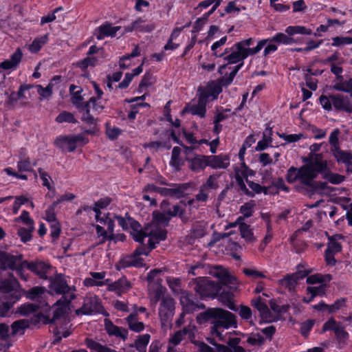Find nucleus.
<instances>
[{
    "mask_svg": "<svg viewBox=\"0 0 352 352\" xmlns=\"http://www.w3.org/2000/svg\"><path fill=\"white\" fill-rule=\"evenodd\" d=\"M285 32L288 35V45L298 42V39H296L293 36L294 34H300L304 35H310L312 34L311 29H308L305 26L301 25L288 26L285 30Z\"/></svg>",
    "mask_w": 352,
    "mask_h": 352,
    "instance_id": "21",
    "label": "nucleus"
},
{
    "mask_svg": "<svg viewBox=\"0 0 352 352\" xmlns=\"http://www.w3.org/2000/svg\"><path fill=\"white\" fill-rule=\"evenodd\" d=\"M171 188H161L153 184H147L143 189L144 192H155L162 196H176L181 197L184 196V192L189 188V184H170Z\"/></svg>",
    "mask_w": 352,
    "mask_h": 352,
    "instance_id": "7",
    "label": "nucleus"
},
{
    "mask_svg": "<svg viewBox=\"0 0 352 352\" xmlns=\"http://www.w3.org/2000/svg\"><path fill=\"white\" fill-rule=\"evenodd\" d=\"M37 92L43 98H48L52 94L53 84L49 83L48 85L44 88L42 85H36Z\"/></svg>",
    "mask_w": 352,
    "mask_h": 352,
    "instance_id": "49",
    "label": "nucleus"
},
{
    "mask_svg": "<svg viewBox=\"0 0 352 352\" xmlns=\"http://www.w3.org/2000/svg\"><path fill=\"white\" fill-rule=\"evenodd\" d=\"M50 289L62 297L57 300L56 305L58 307L54 311L52 318L45 315H38L32 320H16L11 324L12 330H25L28 328H43L44 324H56L67 311L68 305L75 298V295L71 292L65 276L63 274H56L50 278Z\"/></svg>",
    "mask_w": 352,
    "mask_h": 352,
    "instance_id": "1",
    "label": "nucleus"
},
{
    "mask_svg": "<svg viewBox=\"0 0 352 352\" xmlns=\"http://www.w3.org/2000/svg\"><path fill=\"white\" fill-rule=\"evenodd\" d=\"M131 285L129 282L125 278H122L109 285V290L115 292L118 295H121L126 292Z\"/></svg>",
    "mask_w": 352,
    "mask_h": 352,
    "instance_id": "29",
    "label": "nucleus"
},
{
    "mask_svg": "<svg viewBox=\"0 0 352 352\" xmlns=\"http://www.w3.org/2000/svg\"><path fill=\"white\" fill-rule=\"evenodd\" d=\"M320 102L325 110L330 111L333 107L338 111L352 113V92L349 95L341 94H331L329 96L322 95L320 97Z\"/></svg>",
    "mask_w": 352,
    "mask_h": 352,
    "instance_id": "4",
    "label": "nucleus"
},
{
    "mask_svg": "<svg viewBox=\"0 0 352 352\" xmlns=\"http://www.w3.org/2000/svg\"><path fill=\"white\" fill-rule=\"evenodd\" d=\"M168 283L175 293L180 294L181 291H184L180 287V280L178 278H171L168 280Z\"/></svg>",
    "mask_w": 352,
    "mask_h": 352,
    "instance_id": "61",
    "label": "nucleus"
},
{
    "mask_svg": "<svg viewBox=\"0 0 352 352\" xmlns=\"http://www.w3.org/2000/svg\"><path fill=\"white\" fill-rule=\"evenodd\" d=\"M22 267H26L39 278L42 279H47V274L52 269V266L50 263L41 260H36L31 262L27 261L21 263Z\"/></svg>",
    "mask_w": 352,
    "mask_h": 352,
    "instance_id": "11",
    "label": "nucleus"
},
{
    "mask_svg": "<svg viewBox=\"0 0 352 352\" xmlns=\"http://www.w3.org/2000/svg\"><path fill=\"white\" fill-rule=\"evenodd\" d=\"M188 108H184L182 111V113H184L185 112L188 111ZM206 106L199 104L197 105H194L191 107L189 109V111L192 115H197L200 116L201 118H204L206 115Z\"/></svg>",
    "mask_w": 352,
    "mask_h": 352,
    "instance_id": "42",
    "label": "nucleus"
},
{
    "mask_svg": "<svg viewBox=\"0 0 352 352\" xmlns=\"http://www.w3.org/2000/svg\"><path fill=\"white\" fill-rule=\"evenodd\" d=\"M206 234L205 226L202 223H197L193 225L192 234L195 238H201Z\"/></svg>",
    "mask_w": 352,
    "mask_h": 352,
    "instance_id": "50",
    "label": "nucleus"
},
{
    "mask_svg": "<svg viewBox=\"0 0 352 352\" xmlns=\"http://www.w3.org/2000/svg\"><path fill=\"white\" fill-rule=\"evenodd\" d=\"M331 153L336 159L338 162H342L344 164L352 160V153L342 151L339 148H333Z\"/></svg>",
    "mask_w": 352,
    "mask_h": 352,
    "instance_id": "35",
    "label": "nucleus"
},
{
    "mask_svg": "<svg viewBox=\"0 0 352 352\" xmlns=\"http://www.w3.org/2000/svg\"><path fill=\"white\" fill-rule=\"evenodd\" d=\"M272 134V130H266L263 133V138L259 141L256 147V151H260L265 150L269 144L272 142V138L270 137Z\"/></svg>",
    "mask_w": 352,
    "mask_h": 352,
    "instance_id": "39",
    "label": "nucleus"
},
{
    "mask_svg": "<svg viewBox=\"0 0 352 352\" xmlns=\"http://www.w3.org/2000/svg\"><path fill=\"white\" fill-rule=\"evenodd\" d=\"M155 26L153 23H145V21L141 18H139L130 25L125 28L126 32H132L133 30H138L142 32H149L155 29Z\"/></svg>",
    "mask_w": 352,
    "mask_h": 352,
    "instance_id": "25",
    "label": "nucleus"
},
{
    "mask_svg": "<svg viewBox=\"0 0 352 352\" xmlns=\"http://www.w3.org/2000/svg\"><path fill=\"white\" fill-rule=\"evenodd\" d=\"M230 165V158L228 155L208 156V166L212 168H226Z\"/></svg>",
    "mask_w": 352,
    "mask_h": 352,
    "instance_id": "24",
    "label": "nucleus"
},
{
    "mask_svg": "<svg viewBox=\"0 0 352 352\" xmlns=\"http://www.w3.org/2000/svg\"><path fill=\"white\" fill-rule=\"evenodd\" d=\"M47 290L43 287H34L25 292V296L28 298L32 300L41 301L44 297Z\"/></svg>",
    "mask_w": 352,
    "mask_h": 352,
    "instance_id": "34",
    "label": "nucleus"
},
{
    "mask_svg": "<svg viewBox=\"0 0 352 352\" xmlns=\"http://www.w3.org/2000/svg\"><path fill=\"white\" fill-rule=\"evenodd\" d=\"M223 331H212V338H208V340L213 344V346H209L205 344H201L200 352H245V350L240 345L241 340L239 338H231L229 336L228 344L226 346L222 344H217L214 342V338L223 340L222 333Z\"/></svg>",
    "mask_w": 352,
    "mask_h": 352,
    "instance_id": "3",
    "label": "nucleus"
},
{
    "mask_svg": "<svg viewBox=\"0 0 352 352\" xmlns=\"http://www.w3.org/2000/svg\"><path fill=\"white\" fill-rule=\"evenodd\" d=\"M187 160L190 162V168L192 171L203 170L208 166V156L206 155H196L195 157Z\"/></svg>",
    "mask_w": 352,
    "mask_h": 352,
    "instance_id": "28",
    "label": "nucleus"
},
{
    "mask_svg": "<svg viewBox=\"0 0 352 352\" xmlns=\"http://www.w3.org/2000/svg\"><path fill=\"white\" fill-rule=\"evenodd\" d=\"M146 237L148 236V244L150 249H154L155 244L166 238L167 232L164 229L158 228L156 226L150 225L145 227Z\"/></svg>",
    "mask_w": 352,
    "mask_h": 352,
    "instance_id": "13",
    "label": "nucleus"
},
{
    "mask_svg": "<svg viewBox=\"0 0 352 352\" xmlns=\"http://www.w3.org/2000/svg\"><path fill=\"white\" fill-rule=\"evenodd\" d=\"M102 307L99 300L96 296L86 298L84 300L82 306L76 311L77 315L85 314L89 315L100 312Z\"/></svg>",
    "mask_w": 352,
    "mask_h": 352,
    "instance_id": "15",
    "label": "nucleus"
},
{
    "mask_svg": "<svg viewBox=\"0 0 352 352\" xmlns=\"http://www.w3.org/2000/svg\"><path fill=\"white\" fill-rule=\"evenodd\" d=\"M264 339V337L261 333H252L248 338L247 342L251 345L256 346L261 344L263 342Z\"/></svg>",
    "mask_w": 352,
    "mask_h": 352,
    "instance_id": "53",
    "label": "nucleus"
},
{
    "mask_svg": "<svg viewBox=\"0 0 352 352\" xmlns=\"http://www.w3.org/2000/svg\"><path fill=\"white\" fill-rule=\"evenodd\" d=\"M128 221L131 229V234L134 240L139 243L144 241V239L146 237L145 228L142 230L141 225L131 218H129Z\"/></svg>",
    "mask_w": 352,
    "mask_h": 352,
    "instance_id": "27",
    "label": "nucleus"
},
{
    "mask_svg": "<svg viewBox=\"0 0 352 352\" xmlns=\"http://www.w3.org/2000/svg\"><path fill=\"white\" fill-rule=\"evenodd\" d=\"M188 331H176L170 339V342L168 346V352H173V346L178 344L183 339L184 336Z\"/></svg>",
    "mask_w": 352,
    "mask_h": 352,
    "instance_id": "40",
    "label": "nucleus"
},
{
    "mask_svg": "<svg viewBox=\"0 0 352 352\" xmlns=\"http://www.w3.org/2000/svg\"><path fill=\"white\" fill-rule=\"evenodd\" d=\"M327 179L331 184H339L344 180L345 177L339 174L330 173L327 175Z\"/></svg>",
    "mask_w": 352,
    "mask_h": 352,
    "instance_id": "64",
    "label": "nucleus"
},
{
    "mask_svg": "<svg viewBox=\"0 0 352 352\" xmlns=\"http://www.w3.org/2000/svg\"><path fill=\"white\" fill-rule=\"evenodd\" d=\"M246 182L249 187L256 193L263 192L265 195L268 193V188L262 186L257 183L248 180V179H246Z\"/></svg>",
    "mask_w": 352,
    "mask_h": 352,
    "instance_id": "51",
    "label": "nucleus"
},
{
    "mask_svg": "<svg viewBox=\"0 0 352 352\" xmlns=\"http://www.w3.org/2000/svg\"><path fill=\"white\" fill-rule=\"evenodd\" d=\"M218 177H219V175H210L208 178L206 182L201 186L202 189H208V188L216 189V188H217L218 184L217 182V179Z\"/></svg>",
    "mask_w": 352,
    "mask_h": 352,
    "instance_id": "52",
    "label": "nucleus"
},
{
    "mask_svg": "<svg viewBox=\"0 0 352 352\" xmlns=\"http://www.w3.org/2000/svg\"><path fill=\"white\" fill-rule=\"evenodd\" d=\"M21 254L12 255L6 252H0V270H19L21 267Z\"/></svg>",
    "mask_w": 352,
    "mask_h": 352,
    "instance_id": "12",
    "label": "nucleus"
},
{
    "mask_svg": "<svg viewBox=\"0 0 352 352\" xmlns=\"http://www.w3.org/2000/svg\"><path fill=\"white\" fill-rule=\"evenodd\" d=\"M175 310L174 300L169 296H163L160 307L159 309V315L162 327L164 330L171 328V320Z\"/></svg>",
    "mask_w": 352,
    "mask_h": 352,
    "instance_id": "8",
    "label": "nucleus"
},
{
    "mask_svg": "<svg viewBox=\"0 0 352 352\" xmlns=\"http://www.w3.org/2000/svg\"><path fill=\"white\" fill-rule=\"evenodd\" d=\"M189 286L201 297H214L220 292L221 286L206 278L199 277L189 282Z\"/></svg>",
    "mask_w": 352,
    "mask_h": 352,
    "instance_id": "6",
    "label": "nucleus"
},
{
    "mask_svg": "<svg viewBox=\"0 0 352 352\" xmlns=\"http://www.w3.org/2000/svg\"><path fill=\"white\" fill-rule=\"evenodd\" d=\"M184 210L182 209L180 206L179 205H175L173 206V210H168L167 213L169 215V217L171 218L172 217H176L179 216L182 221H184Z\"/></svg>",
    "mask_w": 352,
    "mask_h": 352,
    "instance_id": "57",
    "label": "nucleus"
},
{
    "mask_svg": "<svg viewBox=\"0 0 352 352\" xmlns=\"http://www.w3.org/2000/svg\"><path fill=\"white\" fill-rule=\"evenodd\" d=\"M58 202H53L52 204L47 208L45 212L46 214V219L50 222H55L56 216L54 212V209L57 206Z\"/></svg>",
    "mask_w": 352,
    "mask_h": 352,
    "instance_id": "60",
    "label": "nucleus"
},
{
    "mask_svg": "<svg viewBox=\"0 0 352 352\" xmlns=\"http://www.w3.org/2000/svg\"><path fill=\"white\" fill-rule=\"evenodd\" d=\"M14 294L12 298H3L5 301L0 305V317L6 316L12 305L19 300L21 294Z\"/></svg>",
    "mask_w": 352,
    "mask_h": 352,
    "instance_id": "31",
    "label": "nucleus"
},
{
    "mask_svg": "<svg viewBox=\"0 0 352 352\" xmlns=\"http://www.w3.org/2000/svg\"><path fill=\"white\" fill-rule=\"evenodd\" d=\"M239 230L242 238H244L248 241L252 240L253 233L250 228V226L243 222L240 223Z\"/></svg>",
    "mask_w": 352,
    "mask_h": 352,
    "instance_id": "46",
    "label": "nucleus"
},
{
    "mask_svg": "<svg viewBox=\"0 0 352 352\" xmlns=\"http://www.w3.org/2000/svg\"><path fill=\"white\" fill-rule=\"evenodd\" d=\"M150 336L144 334L140 336L135 342V346L139 352H146V346L149 342Z\"/></svg>",
    "mask_w": 352,
    "mask_h": 352,
    "instance_id": "37",
    "label": "nucleus"
},
{
    "mask_svg": "<svg viewBox=\"0 0 352 352\" xmlns=\"http://www.w3.org/2000/svg\"><path fill=\"white\" fill-rule=\"evenodd\" d=\"M121 129L118 127L111 128L107 124L106 133L110 140H115L121 133Z\"/></svg>",
    "mask_w": 352,
    "mask_h": 352,
    "instance_id": "63",
    "label": "nucleus"
},
{
    "mask_svg": "<svg viewBox=\"0 0 352 352\" xmlns=\"http://www.w3.org/2000/svg\"><path fill=\"white\" fill-rule=\"evenodd\" d=\"M22 58L23 52L20 48H17L9 59L0 63V68L4 70L15 69L21 63Z\"/></svg>",
    "mask_w": 352,
    "mask_h": 352,
    "instance_id": "20",
    "label": "nucleus"
},
{
    "mask_svg": "<svg viewBox=\"0 0 352 352\" xmlns=\"http://www.w3.org/2000/svg\"><path fill=\"white\" fill-rule=\"evenodd\" d=\"M197 321L199 324L210 322L213 324L212 330H217V328H237L236 316L221 308H208L197 315Z\"/></svg>",
    "mask_w": 352,
    "mask_h": 352,
    "instance_id": "2",
    "label": "nucleus"
},
{
    "mask_svg": "<svg viewBox=\"0 0 352 352\" xmlns=\"http://www.w3.org/2000/svg\"><path fill=\"white\" fill-rule=\"evenodd\" d=\"M234 290H232L230 289V290H225L220 291V292L218 294L219 300L222 302L224 305L228 307L231 310H236L235 306L233 303V293Z\"/></svg>",
    "mask_w": 352,
    "mask_h": 352,
    "instance_id": "30",
    "label": "nucleus"
},
{
    "mask_svg": "<svg viewBox=\"0 0 352 352\" xmlns=\"http://www.w3.org/2000/svg\"><path fill=\"white\" fill-rule=\"evenodd\" d=\"M321 147L320 144H314L310 146L311 153L308 157H303L302 161L307 164H311V168L318 173L322 172L327 168V162L323 160L322 154L316 153Z\"/></svg>",
    "mask_w": 352,
    "mask_h": 352,
    "instance_id": "9",
    "label": "nucleus"
},
{
    "mask_svg": "<svg viewBox=\"0 0 352 352\" xmlns=\"http://www.w3.org/2000/svg\"><path fill=\"white\" fill-rule=\"evenodd\" d=\"M318 173L311 168V164H305L299 168L290 167L287 173L286 179L289 183H294L299 180L300 183L307 186L315 185L314 179L318 175Z\"/></svg>",
    "mask_w": 352,
    "mask_h": 352,
    "instance_id": "5",
    "label": "nucleus"
},
{
    "mask_svg": "<svg viewBox=\"0 0 352 352\" xmlns=\"http://www.w3.org/2000/svg\"><path fill=\"white\" fill-rule=\"evenodd\" d=\"M236 181L239 187V190L241 191H242L243 193H244L245 195H248L250 197H254V193L252 191H250L249 189L246 187V186L243 182V179H242V177L240 175H236Z\"/></svg>",
    "mask_w": 352,
    "mask_h": 352,
    "instance_id": "55",
    "label": "nucleus"
},
{
    "mask_svg": "<svg viewBox=\"0 0 352 352\" xmlns=\"http://www.w3.org/2000/svg\"><path fill=\"white\" fill-rule=\"evenodd\" d=\"M153 218L156 223L164 226H168L170 220V217L167 212L164 213L159 211H154L153 212Z\"/></svg>",
    "mask_w": 352,
    "mask_h": 352,
    "instance_id": "41",
    "label": "nucleus"
},
{
    "mask_svg": "<svg viewBox=\"0 0 352 352\" xmlns=\"http://www.w3.org/2000/svg\"><path fill=\"white\" fill-rule=\"evenodd\" d=\"M324 291L325 286L324 285L318 287H308L307 292L311 294V296L307 302H309L316 296H322L324 294Z\"/></svg>",
    "mask_w": 352,
    "mask_h": 352,
    "instance_id": "47",
    "label": "nucleus"
},
{
    "mask_svg": "<svg viewBox=\"0 0 352 352\" xmlns=\"http://www.w3.org/2000/svg\"><path fill=\"white\" fill-rule=\"evenodd\" d=\"M34 230V226H28V228H20L18 230V235L23 242L25 243L32 238V232Z\"/></svg>",
    "mask_w": 352,
    "mask_h": 352,
    "instance_id": "43",
    "label": "nucleus"
},
{
    "mask_svg": "<svg viewBox=\"0 0 352 352\" xmlns=\"http://www.w3.org/2000/svg\"><path fill=\"white\" fill-rule=\"evenodd\" d=\"M56 121L58 123L68 122L76 123L77 120L75 119L74 115L67 111H63L56 118Z\"/></svg>",
    "mask_w": 352,
    "mask_h": 352,
    "instance_id": "44",
    "label": "nucleus"
},
{
    "mask_svg": "<svg viewBox=\"0 0 352 352\" xmlns=\"http://www.w3.org/2000/svg\"><path fill=\"white\" fill-rule=\"evenodd\" d=\"M247 57L248 54L246 52L236 50V51H232L229 55L225 56L224 60H228V64H234L241 60L243 61Z\"/></svg>",
    "mask_w": 352,
    "mask_h": 352,
    "instance_id": "36",
    "label": "nucleus"
},
{
    "mask_svg": "<svg viewBox=\"0 0 352 352\" xmlns=\"http://www.w3.org/2000/svg\"><path fill=\"white\" fill-rule=\"evenodd\" d=\"M19 171H30L32 170V164L29 158H24L21 156V160H19L17 164Z\"/></svg>",
    "mask_w": 352,
    "mask_h": 352,
    "instance_id": "48",
    "label": "nucleus"
},
{
    "mask_svg": "<svg viewBox=\"0 0 352 352\" xmlns=\"http://www.w3.org/2000/svg\"><path fill=\"white\" fill-rule=\"evenodd\" d=\"M267 41V40H261L258 43L255 47L245 48V46L251 45L253 42V39L250 38L248 39H245L241 42L236 43L234 45V47H236V50H242L243 52H246L248 56L249 55H254L260 52L261 49L265 45Z\"/></svg>",
    "mask_w": 352,
    "mask_h": 352,
    "instance_id": "19",
    "label": "nucleus"
},
{
    "mask_svg": "<svg viewBox=\"0 0 352 352\" xmlns=\"http://www.w3.org/2000/svg\"><path fill=\"white\" fill-rule=\"evenodd\" d=\"M180 303L183 308V311L186 313L193 312L197 309H203L205 307L204 304L199 305L191 293L184 290L181 291Z\"/></svg>",
    "mask_w": 352,
    "mask_h": 352,
    "instance_id": "14",
    "label": "nucleus"
},
{
    "mask_svg": "<svg viewBox=\"0 0 352 352\" xmlns=\"http://www.w3.org/2000/svg\"><path fill=\"white\" fill-rule=\"evenodd\" d=\"M345 300L344 299L342 298L340 300H336L333 304L331 305H329L325 304L324 302H320L318 305H314V309L320 310V311H327L329 313H333L336 311L337 310L340 309L341 307H342L344 305Z\"/></svg>",
    "mask_w": 352,
    "mask_h": 352,
    "instance_id": "32",
    "label": "nucleus"
},
{
    "mask_svg": "<svg viewBox=\"0 0 352 352\" xmlns=\"http://www.w3.org/2000/svg\"><path fill=\"white\" fill-rule=\"evenodd\" d=\"M326 250L335 253L338 252L341 250V245L336 241V239L331 237L329 240L327 248Z\"/></svg>",
    "mask_w": 352,
    "mask_h": 352,
    "instance_id": "56",
    "label": "nucleus"
},
{
    "mask_svg": "<svg viewBox=\"0 0 352 352\" xmlns=\"http://www.w3.org/2000/svg\"><path fill=\"white\" fill-rule=\"evenodd\" d=\"M152 75L150 73H146L143 76L138 86V91L142 92L144 87H147L151 85Z\"/></svg>",
    "mask_w": 352,
    "mask_h": 352,
    "instance_id": "58",
    "label": "nucleus"
},
{
    "mask_svg": "<svg viewBox=\"0 0 352 352\" xmlns=\"http://www.w3.org/2000/svg\"><path fill=\"white\" fill-rule=\"evenodd\" d=\"M252 305L254 306V307L256 308L259 311L261 318L265 322L270 323L273 322L272 314L270 310L269 309L266 304L261 302V299L260 297H258L256 299L252 300Z\"/></svg>",
    "mask_w": 352,
    "mask_h": 352,
    "instance_id": "23",
    "label": "nucleus"
},
{
    "mask_svg": "<svg viewBox=\"0 0 352 352\" xmlns=\"http://www.w3.org/2000/svg\"><path fill=\"white\" fill-rule=\"evenodd\" d=\"M120 29V26L113 27L111 23H105L98 28L94 34L98 40L104 38L105 36H114L116 32Z\"/></svg>",
    "mask_w": 352,
    "mask_h": 352,
    "instance_id": "22",
    "label": "nucleus"
},
{
    "mask_svg": "<svg viewBox=\"0 0 352 352\" xmlns=\"http://www.w3.org/2000/svg\"><path fill=\"white\" fill-rule=\"evenodd\" d=\"M146 309L145 307H140L137 310H134V311L126 318L131 330H143L146 327L144 322L140 320L141 318L139 316V313H141L145 314V317L147 318L148 314L146 313Z\"/></svg>",
    "mask_w": 352,
    "mask_h": 352,
    "instance_id": "16",
    "label": "nucleus"
},
{
    "mask_svg": "<svg viewBox=\"0 0 352 352\" xmlns=\"http://www.w3.org/2000/svg\"><path fill=\"white\" fill-rule=\"evenodd\" d=\"M82 140L81 136H60L55 140V145L62 150L73 152L76 148L78 142Z\"/></svg>",
    "mask_w": 352,
    "mask_h": 352,
    "instance_id": "17",
    "label": "nucleus"
},
{
    "mask_svg": "<svg viewBox=\"0 0 352 352\" xmlns=\"http://www.w3.org/2000/svg\"><path fill=\"white\" fill-rule=\"evenodd\" d=\"M18 286V281L15 278H0V291L3 294V298H12L15 294L14 293L20 294L17 290Z\"/></svg>",
    "mask_w": 352,
    "mask_h": 352,
    "instance_id": "18",
    "label": "nucleus"
},
{
    "mask_svg": "<svg viewBox=\"0 0 352 352\" xmlns=\"http://www.w3.org/2000/svg\"><path fill=\"white\" fill-rule=\"evenodd\" d=\"M343 328L333 319L329 320L322 327V330H342Z\"/></svg>",
    "mask_w": 352,
    "mask_h": 352,
    "instance_id": "62",
    "label": "nucleus"
},
{
    "mask_svg": "<svg viewBox=\"0 0 352 352\" xmlns=\"http://www.w3.org/2000/svg\"><path fill=\"white\" fill-rule=\"evenodd\" d=\"M47 41V35H44L39 38H36L32 43L29 45V50L32 53H36L44 45Z\"/></svg>",
    "mask_w": 352,
    "mask_h": 352,
    "instance_id": "38",
    "label": "nucleus"
},
{
    "mask_svg": "<svg viewBox=\"0 0 352 352\" xmlns=\"http://www.w3.org/2000/svg\"><path fill=\"white\" fill-rule=\"evenodd\" d=\"M254 206V203L250 201L241 206L240 212L243 214V218H248L252 215V209Z\"/></svg>",
    "mask_w": 352,
    "mask_h": 352,
    "instance_id": "54",
    "label": "nucleus"
},
{
    "mask_svg": "<svg viewBox=\"0 0 352 352\" xmlns=\"http://www.w3.org/2000/svg\"><path fill=\"white\" fill-rule=\"evenodd\" d=\"M40 306L34 303H25L18 307L17 312L23 316H31L33 314V317H31L28 320H32L38 315H43L42 314L38 313V310ZM26 319H22L21 320H26Z\"/></svg>",
    "mask_w": 352,
    "mask_h": 352,
    "instance_id": "26",
    "label": "nucleus"
},
{
    "mask_svg": "<svg viewBox=\"0 0 352 352\" xmlns=\"http://www.w3.org/2000/svg\"><path fill=\"white\" fill-rule=\"evenodd\" d=\"M210 274L220 280L221 285H226L232 290L237 289L239 283L236 278L221 266L217 265L211 267Z\"/></svg>",
    "mask_w": 352,
    "mask_h": 352,
    "instance_id": "10",
    "label": "nucleus"
},
{
    "mask_svg": "<svg viewBox=\"0 0 352 352\" xmlns=\"http://www.w3.org/2000/svg\"><path fill=\"white\" fill-rule=\"evenodd\" d=\"M270 306L271 309L276 314V316H272L273 321H277L281 319V316L288 311L289 309V305H280L276 303L275 300H270Z\"/></svg>",
    "mask_w": 352,
    "mask_h": 352,
    "instance_id": "33",
    "label": "nucleus"
},
{
    "mask_svg": "<svg viewBox=\"0 0 352 352\" xmlns=\"http://www.w3.org/2000/svg\"><path fill=\"white\" fill-rule=\"evenodd\" d=\"M333 46H340L342 45H349L352 44V38L351 37H340L336 36L333 38Z\"/></svg>",
    "mask_w": 352,
    "mask_h": 352,
    "instance_id": "59",
    "label": "nucleus"
},
{
    "mask_svg": "<svg viewBox=\"0 0 352 352\" xmlns=\"http://www.w3.org/2000/svg\"><path fill=\"white\" fill-rule=\"evenodd\" d=\"M92 108L94 111L100 113L103 109V106L96 102V99L94 97H91L87 102H85V104L82 105V110L85 109H87V110L90 111V109Z\"/></svg>",
    "mask_w": 352,
    "mask_h": 352,
    "instance_id": "45",
    "label": "nucleus"
}]
</instances>
